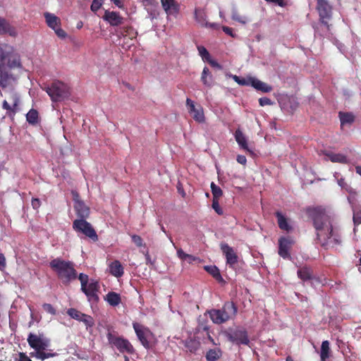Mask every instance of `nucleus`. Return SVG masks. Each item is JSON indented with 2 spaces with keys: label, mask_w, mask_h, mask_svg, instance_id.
<instances>
[{
  "label": "nucleus",
  "mask_w": 361,
  "mask_h": 361,
  "mask_svg": "<svg viewBox=\"0 0 361 361\" xmlns=\"http://www.w3.org/2000/svg\"><path fill=\"white\" fill-rule=\"evenodd\" d=\"M182 343H183L184 347L186 348L187 351H189L191 353H195L200 347V341L195 338H188L186 340L182 341Z\"/></svg>",
  "instance_id": "24"
},
{
  "label": "nucleus",
  "mask_w": 361,
  "mask_h": 361,
  "mask_svg": "<svg viewBox=\"0 0 361 361\" xmlns=\"http://www.w3.org/2000/svg\"><path fill=\"white\" fill-rule=\"evenodd\" d=\"M73 228L78 233H81L94 241L98 240L97 234L92 226L85 219H75L73 222Z\"/></svg>",
  "instance_id": "7"
},
{
  "label": "nucleus",
  "mask_w": 361,
  "mask_h": 361,
  "mask_svg": "<svg viewBox=\"0 0 361 361\" xmlns=\"http://www.w3.org/2000/svg\"><path fill=\"white\" fill-rule=\"evenodd\" d=\"M201 330H202L203 331L205 332L208 340H209V341H211L213 344H215L213 338L209 335V326L206 324L205 325H203V324L199 325L196 329V331H197L196 334L200 332Z\"/></svg>",
  "instance_id": "45"
},
{
  "label": "nucleus",
  "mask_w": 361,
  "mask_h": 361,
  "mask_svg": "<svg viewBox=\"0 0 361 361\" xmlns=\"http://www.w3.org/2000/svg\"><path fill=\"white\" fill-rule=\"evenodd\" d=\"M47 93L54 102L63 101L70 95L68 85L60 80H54L47 87Z\"/></svg>",
  "instance_id": "6"
},
{
  "label": "nucleus",
  "mask_w": 361,
  "mask_h": 361,
  "mask_svg": "<svg viewBox=\"0 0 361 361\" xmlns=\"http://www.w3.org/2000/svg\"><path fill=\"white\" fill-rule=\"evenodd\" d=\"M222 30L226 35L233 38L236 37V35L233 32V30L231 27L228 26H222Z\"/></svg>",
  "instance_id": "51"
},
{
  "label": "nucleus",
  "mask_w": 361,
  "mask_h": 361,
  "mask_svg": "<svg viewBox=\"0 0 361 361\" xmlns=\"http://www.w3.org/2000/svg\"><path fill=\"white\" fill-rule=\"evenodd\" d=\"M237 161L243 165H245L247 163V159L244 155H238Z\"/></svg>",
  "instance_id": "55"
},
{
  "label": "nucleus",
  "mask_w": 361,
  "mask_h": 361,
  "mask_svg": "<svg viewBox=\"0 0 361 361\" xmlns=\"http://www.w3.org/2000/svg\"><path fill=\"white\" fill-rule=\"evenodd\" d=\"M104 0H93L91 4V10L93 12L97 11L102 6Z\"/></svg>",
  "instance_id": "48"
},
{
  "label": "nucleus",
  "mask_w": 361,
  "mask_h": 361,
  "mask_svg": "<svg viewBox=\"0 0 361 361\" xmlns=\"http://www.w3.org/2000/svg\"><path fill=\"white\" fill-rule=\"evenodd\" d=\"M233 79L238 85H245V86H251V82L254 80L255 78L249 77L247 78H240L237 75H233Z\"/></svg>",
  "instance_id": "42"
},
{
  "label": "nucleus",
  "mask_w": 361,
  "mask_h": 361,
  "mask_svg": "<svg viewBox=\"0 0 361 361\" xmlns=\"http://www.w3.org/2000/svg\"><path fill=\"white\" fill-rule=\"evenodd\" d=\"M234 136L237 143L240 147V148L251 152V150L248 147L247 139L243 133L240 129L235 130Z\"/></svg>",
  "instance_id": "26"
},
{
  "label": "nucleus",
  "mask_w": 361,
  "mask_h": 361,
  "mask_svg": "<svg viewBox=\"0 0 361 361\" xmlns=\"http://www.w3.org/2000/svg\"><path fill=\"white\" fill-rule=\"evenodd\" d=\"M67 313L71 318L82 322L87 327H91L94 325V321L91 316L83 314L76 309L71 308Z\"/></svg>",
  "instance_id": "19"
},
{
  "label": "nucleus",
  "mask_w": 361,
  "mask_h": 361,
  "mask_svg": "<svg viewBox=\"0 0 361 361\" xmlns=\"http://www.w3.org/2000/svg\"><path fill=\"white\" fill-rule=\"evenodd\" d=\"M20 102L18 94L13 90L6 92V99L3 102L2 107L8 111L16 114Z\"/></svg>",
  "instance_id": "11"
},
{
  "label": "nucleus",
  "mask_w": 361,
  "mask_h": 361,
  "mask_svg": "<svg viewBox=\"0 0 361 361\" xmlns=\"http://www.w3.org/2000/svg\"><path fill=\"white\" fill-rule=\"evenodd\" d=\"M329 160L334 163H341V164H347L348 158L346 156L342 154H336L333 152H329L326 154Z\"/></svg>",
  "instance_id": "32"
},
{
  "label": "nucleus",
  "mask_w": 361,
  "mask_h": 361,
  "mask_svg": "<svg viewBox=\"0 0 361 361\" xmlns=\"http://www.w3.org/2000/svg\"><path fill=\"white\" fill-rule=\"evenodd\" d=\"M177 255H178V257L180 259H182V260H183V261H184L185 258L186 257L187 254H186V253H185V252H183V250L182 249H180H180H178V250H177Z\"/></svg>",
  "instance_id": "58"
},
{
  "label": "nucleus",
  "mask_w": 361,
  "mask_h": 361,
  "mask_svg": "<svg viewBox=\"0 0 361 361\" xmlns=\"http://www.w3.org/2000/svg\"><path fill=\"white\" fill-rule=\"evenodd\" d=\"M80 281L81 283V289H84L85 286L89 283V277L87 274H80L79 276L77 277Z\"/></svg>",
  "instance_id": "47"
},
{
  "label": "nucleus",
  "mask_w": 361,
  "mask_h": 361,
  "mask_svg": "<svg viewBox=\"0 0 361 361\" xmlns=\"http://www.w3.org/2000/svg\"><path fill=\"white\" fill-rule=\"evenodd\" d=\"M105 300L108 302V303L111 306H117L121 302V296L118 293L115 292H109L106 295Z\"/></svg>",
  "instance_id": "33"
},
{
  "label": "nucleus",
  "mask_w": 361,
  "mask_h": 361,
  "mask_svg": "<svg viewBox=\"0 0 361 361\" xmlns=\"http://www.w3.org/2000/svg\"><path fill=\"white\" fill-rule=\"evenodd\" d=\"M338 184L341 188L350 194H355V190L345 180L344 178L338 180Z\"/></svg>",
  "instance_id": "43"
},
{
  "label": "nucleus",
  "mask_w": 361,
  "mask_h": 361,
  "mask_svg": "<svg viewBox=\"0 0 361 361\" xmlns=\"http://www.w3.org/2000/svg\"><path fill=\"white\" fill-rule=\"evenodd\" d=\"M26 121L30 125H37L39 121L38 111L34 109H30L26 114Z\"/></svg>",
  "instance_id": "34"
},
{
  "label": "nucleus",
  "mask_w": 361,
  "mask_h": 361,
  "mask_svg": "<svg viewBox=\"0 0 361 361\" xmlns=\"http://www.w3.org/2000/svg\"><path fill=\"white\" fill-rule=\"evenodd\" d=\"M152 18L158 14L159 3L157 0H138Z\"/></svg>",
  "instance_id": "22"
},
{
  "label": "nucleus",
  "mask_w": 361,
  "mask_h": 361,
  "mask_svg": "<svg viewBox=\"0 0 361 361\" xmlns=\"http://www.w3.org/2000/svg\"><path fill=\"white\" fill-rule=\"evenodd\" d=\"M231 18L233 20L237 21L241 24H245L247 22V18L245 16L240 15L235 8L232 9Z\"/></svg>",
  "instance_id": "40"
},
{
  "label": "nucleus",
  "mask_w": 361,
  "mask_h": 361,
  "mask_svg": "<svg viewBox=\"0 0 361 361\" xmlns=\"http://www.w3.org/2000/svg\"><path fill=\"white\" fill-rule=\"evenodd\" d=\"M205 270L209 272L217 281H222L221 275L216 266H206Z\"/></svg>",
  "instance_id": "39"
},
{
  "label": "nucleus",
  "mask_w": 361,
  "mask_h": 361,
  "mask_svg": "<svg viewBox=\"0 0 361 361\" xmlns=\"http://www.w3.org/2000/svg\"><path fill=\"white\" fill-rule=\"evenodd\" d=\"M251 86L253 87L257 90L261 91L264 93L270 92L273 90L271 85L257 78H255L254 80L251 82Z\"/></svg>",
  "instance_id": "27"
},
{
  "label": "nucleus",
  "mask_w": 361,
  "mask_h": 361,
  "mask_svg": "<svg viewBox=\"0 0 361 361\" xmlns=\"http://www.w3.org/2000/svg\"><path fill=\"white\" fill-rule=\"evenodd\" d=\"M207 62L209 63L212 67H215V68H217L219 69L221 68V65L217 61L212 59L211 57L209 58V59L207 61Z\"/></svg>",
  "instance_id": "54"
},
{
  "label": "nucleus",
  "mask_w": 361,
  "mask_h": 361,
  "mask_svg": "<svg viewBox=\"0 0 361 361\" xmlns=\"http://www.w3.org/2000/svg\"><path fill=\"white\" fill-rule=\"evenodd\" d=\"M6 33H8L11 36H15L16 32L5 19L0 18V34Z\"/></svg>",
  "instance_id": "30"
},
{
  "label": "nucleus",
  "mask_w": 361,
  "mask_h": 361,
  "mask_svg": "<svg viewBox=\"0 0 361 361\" xmlns=\"http://www.w3.org/2000/svg\"><path fill=\"white\" fill-rule=\"evenodd\" d=\"M222 355V352L219 348L210 349L206 354L207 361H216Z\"/></svg>",
  "instance_id": "36"
},
{
  "label": "nucleus",
  "mask_w": 361,
  "mask_h": 361,
  "mask_svg": "<svg viewBox=\"0 0 361 361\" xmlns=\"http://www.w3.org/2000/svg\"><path fill=\"white\" fill-rule=\"evenodd\" d=\"M32 206L33 209H38L40 206L39 200L37 198H33L32 200Z\"/></svg>",
  "instance_id": "56"
},
{
  "label": "nucleus",
  "mask_w": 361,
  "mask_h": 361,
  "mask_svg": "<svg viewBox=\"0 0 361 361\" xmlns=\"http://www.w3.org/2000/svg\"><path fill=\"white\" fill-rule=\"evenodd\" d=\"M6 267V258L2 253H0V270L3 271Z\"/></svg>",
  "instance_id": "52"
},
{
  "label": "nucleus",
  "mask_w": 361,
  "mask_h": 361,
  "mask_svg": "<svg viewBox=\"0 0 361 361\" xmlns=\"http://www.w3.org/2000/svg\"><path fill=\"white\" fill-rule=\"evenodd\" d=\"M308 216L312 219L316 231V242L327 250L340 245L342 238L339 230L333 226L330 217L321 207H309L306 210Z\"/></svg>",
  "instance_id": "1"
},
{
  "label": "nucleus",
  "mask_w": 361,
  "mask_h": 361,
  "mask_svg": "<svg viewBox=\"0 0 361 361\" xmlns=\"http://www.w3.org/2000/svg\"><path fill=\"white\" fill-rule=\"evenodd\" d=\"M298 276L303 281H309L312 279L313 271L310 267H302L298 270Z\"/></svg>",
  "instance_id": "29"
},
{
  "label": "nucleus",
  "mask_w": 361,
  "mask_h": 361,
  "mask_svg": "<svg viewBox=\"0 0 361 361\" xmlns=\"http://www.w3.org/2000/svg\"><path fill=\"white\" fill-rule=\"evenodd\" d=\"M317 10L319 21L329 27V20L332 17V6L327 0H317Z\"/></svg>",
  "instance_id": "9"
},
{
  "label": "nucleus",
  "mask_w": 361,
  "mask_h": 361,
  "mask_svg": "<svg viewBox=\"0 0 361 361\" xmlns=\"http://www.w3.org/2000/svg\"><path fill=\"white\" fill-rule=\"evenodd\" d=\"M293 240L290 237H281L279 239V255L283 259H288L290 257V250Z\"/></svg>",
  "instance_id": "18"
},
{
  "label": "nucleus",
  "mask_w": 361,
  "mask_h": 361,
  "mask_svg": "<svg viewBox=\"0 0 361 361\" xmlns=\"http://www.w3.org/2000/svg\"><path fill=\"white\" fill-rule=\"evenodd\" d=\"M116 6H117L119 8L123 7V4L121 0H111Z\"/></svg>",
  "instance_id": "63"
},
{
  "label": "nucleus",
  "mask_w": 361,
  "mask_h": 361,
  "mask_svg": "<svg viewBox=\"0 0 361 361\" xmlns=\"http://www.w3.org/2000/svg\"><path fill=\"white\" fill-rule=\"evenodd\" d=\"M61 19L54 14L47 12V25L54 30L55 34L60 39H65L67 33L61 27Z\"/></svg>",
  "instance_id": "12"
},
{
  "label": "nucleus",
  "mask_w": 361,
  "mask_h": 361,
  "mask_svg": "<svg viewBox=\"0 0 361 361\" xmlns=\"http://www.w3.org/2000/svg\"><path fill=\"white\" fill-rule=\"evenodd\" d=\"M132 241L136 245L137 247H145V243H143L142 238L136 234H133L131 235Z\"/></svg>",
  "instance_id": "46"
},
{
  "label": "nucleus",
  "mask_w": 361,
  "mask_h": 361,
  "mask_svg": "<svg viewBox=\"0 0 361 361\" xmlns=\"http://www.w3.org/2000/svg\"><path fill=\"white\" fill-rule=\"evenodd\" d=\"M339 118L341 126L346 124H352L355 121L354 115L349 112H339Z\"/></svg>",
  "instance_id": "35"
},
{
  "label": "nucleus",
  "mask_w": 361,
  "mask_h": 361,
  "mask_svg": "<svg viewBox=\"0 0 361 361\" xmlns=\"http://www.w3.org/2000/svg\"><path fill=\"white\" fill-rule=\"evenodd\" d=\"M145 256L146 263L152 264L151 257H150L148 251L146 252V253L145 254Z\"/></svg>",
  "instance_id": "62"
},
{
  "label": "nucleus",
  "mask_w": 361,
  "mask_h": 361,
  "mask_svg": "<svg viewBox=\"0 0 361 361\" xmlns=\"http://www.w3.org/2000/svg\"><path fill=\"white\" fill-rule=\"evenodd\" d=\"M238 312L236 305L232 301L224 302L221 309L208 311L209 317L216 324H221L235 318Z\"/></svg>",
  "instance_id": "3"
},
{
  "label": "nucleus",
  "mask_w": 361,
  "mask_h": 361,
  "mask_svg": "<svg viewBox=\"0 0 361 361\" xmlns=\"http://www.w3.org/2000/svg\"><path fill=\"white\" fill-rule=\"evenodd\" d=\"M161 6L168 16H176L180 6L175 0H160Z\"/></svg>",
  "instance_id": "21"
},
{
  "label": "nucleus",
  "mask_w": 361,
  "mask_h": 361,
  "mask_svg": "<svg viewBox=\"0 0 361 361\" xmlns=\"http://www.w3.org/2000/svg\"><path fill=\"white\" fill-rule=\"evenodd\" d=\"M110 274L117 278L121 277L124 274V268L118 260H114L109 264Z\"/></svg>",
  "instance_id": "23"
},
{
  "label": "nucleus",
  "mask_w": 361,
  "mask_h": 361,
  "mask_svg": "<svg viewBox=\"0 0 361 361\" xmlns=\"http://www.w3.org/2000/svg\"><path fill=\"white\" fill-rule=\"evenodd\" d=\"M20 67V56L13 47L7 44H0V68Z\"/></svg>",
  "instance_id": "4"
},
{
  "label": "nucleus",
  "mask_w": 361,
  "mask_h": 361,
  "mask_svg": "<svg viewBox=\"0 0 361 361\" xmlns=\"http://www.w3.org/2000/svg\"><path fill=\"white\" fill-rule=\"evenodd\" d=\"M259 104L261 106L271 105L273 104L272 101L268 97H261L259 99Z\"/></svg>",
  "instance_id": "50"
},
{
  "label": "nucleus",
  "mask_w": 361,
  "mask_h": 361,
  "mask_svg": "<svg viewBox=\"0 0 361 361\" xmlns=\"http://www.w3.org/2000/svg\"><path fill=\"white\" fill-rule=\"evenodd\" d=\"M197 50L199 51V54L201 56L204 61H207L209 59V58L211 57L209 51L204 47L197 46Z\"/></svg>",
  "instance_id": "44"
},
{
  "label": "nucleus",
  "mask_w": 361,
  "mask_h": 361,
  "mask_svg": "<svg viewBox=\"0 0 361 361\" xmlns=\"http://www.w3.org/2000/svg\"><path fill=\"white\" fill-rule=\"evenodd\" d=\"M18 361H32V360L24 353H20Z\"/></svg>",
  "instance_id": "59"
},
{
  "label": "nucleus",
  "mask_w": 361,
  "mask_h": 361,
  "mask_svg": "<svg viewBox=\"0 0 361 361\" xmlns=\"http://www.w3.org/2000/svg\"><path fill=\"white\" fill-rule=\"evenodd\" d=\"M4 68H0V86L2 87H7L13 80L11 75L3 71Z\"/></svg>",
  "instance_id": "38"
},
{
  "label": "nucleus",
  "mask_w": 361,
  "mask_h": 361,
  "mask_svg": "<svg viewBox=\"0 0 361 361\" xmlns=\"http://www.w3.org/2000/svg\"><path fill=\"white\" fill-rule=\"evenodd\" d=\"M186 106L188 109L189 114L192 118L197 123H204L205 117L203 108L200 106H195V102L189 98L186 99Z\"/></svg>",
  "instance_id": "14"
},
{
  "label": "nucleus",
  "mask_w": 361,
  "mask_h": 361,
  "mask_svg": "<svg viewBox=\"0 0 361 361\" xmlns=\"http://www.w3.org/2000/svg\"><path fill=\"white\" fill-rule=\"evenodd\" d=\"M106 338L111 347L116 348L121 353L133 355L135 352L131 343L127 338L118 336L116 332L109 331Z\"/></svg>",
  "instance_id": "5"
},
{
  "label": "nucleus",
  "mask_w": 361,
  "mask_h": 361,
  "mask_svg": "<svg viewBox=\"0 0 361 361\" xmlns=\"http://www.w3.org/2000/svg\"><path fill=\"white\" fill-rule=\"evenodd\" d=\"M211 190L213 195V200H219L223 196V191L214 182L211 183Z\"/></svg>",
  "instance_id": "41"
},
{
  "label": "nucleus",
  "mask_w": 361,
  "mask_h": 361,
  "mask_svg": "<svg viewBox=\"0 0 361 361\" xmlns=\"http://www.w3.org/2000/svg\"><path fill=\"white\" fill-rule=\"evenodd\" d=\"M29 345L35 349L36 357L44 360L45 359V342L37 334L30 333L27 337Z\"/></svg>",
  "instance_id": "8"
},
{
  "label": "nucleus",
  "mask_w": 361,
  "mask_h": 361,
  "mask_svg": "<svg viewBox=\"0 0 361 361\" xmlns=\"http://www.w3.org/2000/svg\"><path fill=\"white\" fill-rule=\"evenodd\" d=\"M123 29L124 30V32H125L126 33H128V30H133L131 27H123Z\"/></svg>",
  "instance_id": "64"
},
{
  "label": "nucleus",
  "mask_w": 361,
  "mask_h": 361,
  "mask_svg": "<svg viewBox=\"0 0 361 361\" xmlns=\"http://www.w3.org/2000/svg\"><path fill=\"white\" fill-rule=\"evenodd\" d=\"M49 266L65 286H68L78 277V273L73 262L66 261L57 257L50 262Z\"/></svg>",
  "instance_id": "2"
},
{
  "label": "nucleus",
  "mask_w": 361,
  "mask_h": 361,
  "mask_svg": "<svg viewBox=\"0 0 361 361\" xmlns=\"http://www.w3.org/2000/svg\"><path fill=\"white\" fill-rule=\"evenodd\" d=\"M47 312H48L52 314H55V313H56L54 308L51 305L47 304Z\"/></svg>",
  "instance_id": "60"
},
{
  "label": "nucleus",
  "mask_w": 361,
  "mask_h": 361,
  "mask_svg": "<svg viewBox=\"0 0 361 361\" xmlns=\"http://www.w3.org/2000/svg\"><path fill=\"white\" fill-rule=\"evenodd\" d=\"M99 284L98 281L91 279L90 283H88L84 289H81V290L85 294L88 300L90 301H96L99 300V296L97 293L99 290Z\"/></svg>",
  "instance_id": "16"
},
{
  "label": "nucleus",
  "mask_w": 361,
  "mask_h": 361,
  "mask_svg": "<svg viewBox=\"0 0 361 361\" xmlns=\"http://www.w3.org/2000/svg\"><path fill=\"white\" fill-rule=\"evenodd\" d=\"M73 201H74V209L77 215L80 219H86L89 216L90 209L83 201L80 200L79 195L77 192H73Z\"/></svg>",
  "instance_id": "15"
},
{
  "label": "nucleus",
  "mask_w": 361,
  "mask_h": 361,
  "mask_svg": "<svg viewBox=\"0 0 361 361\" xmlns=\"http://www.w3.org/2000/svg\"><path fill=\"white\" fill-rule=\"evenodd\" d=\"M353 221L355 224H361V212H357L353 216Z\"/></svg>",
  "instance_id": "53"
},
{
  "label": "nucleus",
  "mask_w": 361,
  "mask_h": 361,
  "mask_svg": "<svg viewBox=\"0 0 361 361\" xmlns=\"http://www.w3.org/2000/svg\"><path fill=\"white\" fill-rule=\"evenodd\" d=\"M201 81L205 86L208 87H211L213 85V76L211 74L209 68L206 66L203 68L201 75Z\"/></svg>",
  "instance_id": "31"
},
{
  "label": "nucleus",
  "mask_w": 361,
  "mask_h": 361,
  "mask_svg": "<svg viewBox=\"0 0 361 361\" xmlns=\"http://www.w3.org/2000/svg\"><path fill=\"white\" fill-rule=\"evenodd\" d=\"M220 247L226 257V264H228L230 267H233L238 262V256L233 248L227 243H221Z\"/></svg>",
  "instance_id": "17"
},
{
  "label": "nucleus",
  "mask_w": 361,
  "mask_h": 361,
  "mask_svg": "<svg viewBox=\"0 0 361 361\" xmlns=\"http://www.w3.org/2000/svg\"><path fill=\"white\" fill-rule=\"evenodd\" d=\"M133 329L137 336V338L143 347L147 350L150 349L152 348V345L149 341V338L152 336V331L148 328H144L142 326L137 323L133 324Z\"/></svg>",
  "instance_id": "13"
},
{
  "label": "nucleus",
  "mask_w": 361,
  "mask_h": 361,
  "mask_svg": "<svg viewBox=\"0 0 361 361\" xmlns=\"http://www.w3.org/2000/svg\"><path fill=\"white\" fill-rule=\"evenodd\" d=\"M103 19L111 26H118L124 22V18L116 11H105Z\"/></svg>",
  "instance_id": "20"
},
{
  "label": "nucleus",
  "mask_w": 361,
  "mask_h": 361,
  "mask_svg": "<svg viewBox=\"0 0 361 361\" xmlns=\"http://www.w3.org/2000/svg\"><path fill=\"white\" fill-rule=\"evenodd\" d=\"M226 337L229 341L238 345L250 343L247 331L243 328H238L227 333Z\"/></svg>",
  "instance_id": "10"
},
{
  "label": "nucleus",
  "mask_w": 361,
  "mask_h": 361,
  "mask_svg": "<svg viewBox=\"0 0 361 361\" xmlns=\"http://www.w3.org/2000/svg\"><path fill=\"white\" fill-rule=\"evenodd\" d=\"M275 216L277 219V223L280 229L289 232L292 227L289 225L288 219L280 212H276Z\"/></svg>",
  "instance_id": "28"
},
{
  "label": "nucleus",
  "mask_w": 361,
  "mask_h": 361,
  "mask_svg": "<svg viewBox=\"0 0 361 361\" xmlns=\"http://www.w3.org/2000/svg\"><path fill=\"white\" fill-rule=\"evenodd\" d=\"M330 348L329 342L328 341H324L322 343L320 357L321 361H326V359L329 357Z\"/></svg>",
  "instance_id": "37"
},
{
  "label": "nucleus",
  "mask_w": 361,
  "mask_h": 361,
  "mask_svg": "<svg viewBox=\"0 0 361 361\" xmlns=\"http://www.w3.org/2000/svg\"><path fill=\"white\" fill-rule=\"evenodd\" d=\"M194 17L197 23L201 26L207 25V13L204 8H196L194 11Z\"/></svg>",
  "instance_id": "25"
},
{
  "label": "nucleus",
  "mask_w": 361,
  "mask_h": 361,
  "mask_svg": "<svg viewBox=\"0 0 361 361\" xmlns=\"http://www.w3.org/2000/svg\"><path fill=\"white\" fill-rule=\"evenodd\" d=\"M197 259V258L194 257L193 255L187 254L186 257L185 258L184 261H186V262H188V263L190 264V263H192L193 262H195Z\"/></svg>",
  "instance_id": "57"
},
{
  "label": "nucleus",
  "mask_w": 361,
  "mask_h": 361,
  "mask_svg": "<svg viewBox=\"0 0 361 361\" xmlns=\"http://www.w3.org/2000/svg\"><path fill=\"white\" fill-rule=\"evenodd\" d=\"M207 25H203V27H211V28H214V29H217L219 27V25L216 23H210L207 21Z\"/></svg>",
  "instance_id": "61"
},
{
  "label": "nucleus",
  "mask_w": 361,
  "mask_h": 361,
  "mask_svg": "<svg viewBox=\"0 0 361 361\" xmlns=\"http://www.w3.org/2000/svg\"><path fill=\"white\" fill-rule=\"evenodd\" d=\"M219 200H212V208L214 210L219 214L222 215L224 212L223 209L221 208L219 202Z\"/></svg>",
  "instance_id": "49"
}]
</instances>
